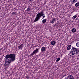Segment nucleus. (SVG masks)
Instances as JSON below:
<instances>
[{
	"label": "nucleus",
	"mask_w": 79,
	"mask_h": 79,
	"mask_svg": "<svg viewBox=\"0 0 79 79\" xmlns=\"http://www.w3.org/2000/svg\"><path fill=\"white\" fill-rule=\"evenodd\" d=\"M32 0H29L30 2H31Z\"/></svg>",
	"instance_id": "obj_23"
},
{
	"label": "nucleus",
	"mask_w": 79,
	"mask_h": 79,
	"mask_svg": "<svg viewBox=\"0 0 79 79\" xmlns=\"http://www.w3.org/2000/svg\"><path fill=\"white\" fill-rule=\"evenodd\" d=\"M44 16V14H43V13H38L36 15V18L34 20V22H36L37 21H39V20L40 19L41 17H42V16Z\"/></svg>",
	"instance_id": "obj_3"
},
{
	"label": "nucleus",
	"mask_w": 79,
	"mask_h": 79,
	"mask_svg": "<svg viewBox=\"0 0 79 79\" xmlns=\"http://www.w3.org/2000/svg\"><path fill=\"white\" fill-rule=\"evenodd\" d=\"M16 12L14 11L12 14L13 15H15V14H16Z\"/></svg>",
	"instance_id": "obj_21"
},
{
	"label": "nucleus",
	"mask_w": 79,
	"mask_h": 79,
	"mask_svg": "<svg viewBox=\"0 0 79 79\" xmlns=\"http://www.w3.org/2000/svg\"><path fill=\"white\" fill-rule=\"evenodd\" d=\"M39 48H36L35 50H34L33 52L30 55V56H33L34 54L37 53L39 52Z\"/></svg>",
	"instance_id": "obj_4"
},
{
	"label": "nucleus",
	"mask_w": 79,
	"mask_h": 79,
	"mask_svg": "<svg viewBox=\"0 0 79 79\" xmlns=\"http://www.w3.org/2000/svg\"><path fill=\"white\" fill-rule=\"evenodd\" d=\"M67 79H74V77L73 75H69L67 77Z\"/></svg>",
	"instance_id": "obj_6"
},
{
	"label": "nucleus",
	"mask_w": 79,
	"mask_h": 79,
	"mask_svg": "<svg viewBox=\"0 0 79 79\" xmlns=\"http://www.w3.org/2000/svg\"><path fill=\"white\" fill-rule=\"evenodd\" d=\"M77 18V16L76 15H74L73 17V19H76Z\"/></svg>",
	"instance_id": "obj_17"
},
{
	"label": "nucleus",
	"mask_w": 79,
	"mask_h": 79,
	"mask_svg": "<svg viewBox=\"0 0 79 79\" xmlns=\"http://www.w3.org/2000/svg\"><path fill=\"white\" fill-rule=\"evenodd\" d=\"M31 8L30 7H29L26 10L27 11H30Z\"/></svg>",
	"instance_id": "obj_14"
},
{
	"label": "nucleus",
	"mask_w": 79,
	"mask_h": 79,
	"mask_svg": "<svg viewBox=\"0 0 79 79\" xmlns=\"http://www.w3.org/2000/svg\"><path fill=\"white\" fill-rule=\"evenodd\" d=\"M79 52V50L78 49L74 47H73L71 51L68 54V55H74L78 54Z\"/></svg>",
	"instance_id": "obj_2"
},
{
	"label": "nucleus",
	"mask_w": 79,
	"mask_h": 79,
	"mask_svg": "<svg viewBox=\"0 0 79 79\" xmlns=\"http://www.w3.org/2000/svg\"><path fill=\"white\" fill-rule=\"evenodd\" d=\"M60 60V58H58L57 60H56V62H58V61H59Z\"/></svg>",
	"instance_id": "obj_16"
},
{
	"label": "nucleus",
	"mask_w": 79,
	"mask_h": 79,
	"mask_svg": "<svg viewBox=\"0 0 79 79\" xmlns=\"http://www.w3.org/2000/svg\"><path fill=\"white\" fill-rule=\"evenodd\" d=\"M60 23H59V22H57V23H56V24L57 25V26H59V25H60Z\"/></svg>",
	"instance_id": "obj_20"
},
{
	"label": "nucleus",
	"mask_w": 79,
	"mask_h": 79,
	"mask_svg": "<svg viewBox=\"0 0 79 79\" xmlns=\"http://www.w3.org/2000/svg\"><path fill=\"white\" fill-rule=\"evenodd\" d=\"M23 47H24L23 44H22L20 46H18V47L19 48V49H22L23 48Z\"/></svg>",
	"instance_id": "obj_7"
},
{
	"label": "nucleus",
	"mask_w": 79,
	"mask_h": 79,
	"mask_svg": "<svg viewBox=\"0 0 79 79\" xmlns=\"http://www.w3.org/2000/svg\"><path fill=\"white\" fill-rule=\"evenodd\" d=\"M46 50V48L44 47H43L41 49V52H45Z\"/></svg>",
	"instance_id": "obj_8"
},
{
	"label": "nucleus",
	"mask_w": 79,
	"mask_h": 79,
	"mask_svg": "<svg viewBox=\"0 0 79 79\" xmlns=\"http://www.w3.org/2000/svg\"><path fill=\"white\" fill-rule=\"evenodd\" d=\"M79 6V2H77L75 4V6H76V7L77 6Z\"/></svg>",
	"instance_id": "obj_12"
},
{
	"label": "nucleus",
	"mask_w": 79,
	"mask_h": 79,
	"mask_svg": "<svg viewBox=\"0 0 79 79\" xmlns=\"http://www.w3.org/2000/svg\"><path fill=\"white\" fill-rule=\"evenodd\" d=\"M72 32H73V33H74V32H76V29L75 28H73L71 30Z\"/></svg>",
	"instance_id": "obj_10"
},
{
	"label": "nucleus",
	"mask_w": 79,
	"mask_h": 79,
	"mask_svg": "<svg viewBox=\"0 0 79 79\" xmlns=\"http://www.w3.org/2000/svg\"><path fill=\"white\" fill-rule=\"evenodd\" d=\"M15 57L16 56L15 54H8L6 56L5 58L6 60L8 58H10V59H8L5 62L4 66V67H6L5 69H7L9 67V65L11 62L14 61L15 60Z\"/></svg>",
	"instance_id": "obj_1"
},
{
	"label": "nucleus",
	"mask_w": 79,
	"mask_h": 79,
	"mask_svg": "<svg viewBox=\"0 0 79 79\" xmlns=\"http://www.w3.org/2000/svg\"><path fill=\"white\" fill-rule=\"evenodd\" d=\"M55 44H56V42L54 41H52L51 42V44L52 45H55Z\"/></svg>",
	"instance_id": "obj_9"
},
{
	"label": "nucleus",
	"mask_w": 79,
	"mask_h": 79,
	"mask_svg": "<svg viewBox=\"0 0 79 79\" xmlns=\"http://www.w3.org/2000/svg\"><path fill=\"white\" fill-rule=\"evenodd\" d=\"M44 4H45V3H44Z\"/></svg>",
	"instance_id": "obj_25"
},
{
	"label": "nucleus",
	"mask_w": 79,
	"mask_h": 79,
	"mask_svg": "<svg viewBox=\"0 0 79 79\" xmlns=\"http://www.w3.org/2000/svg\"><path fill=\"white\" fill-rule=\"evenodd\" d=\"M26 79H29L30 78L29 76V75H27V76H26Z\"/></svg>",
	"instance_id": "obj_18"
},
{
	"label": "nucleus",
	"mask_w": 79,
	"mask_h": 79,
	"mask_svg": "<svg viewBox=\"0 0 79 79\" xmlns=\"http://www.w3.org/2000/svg\"><path fill=\"white\" fill-rule=\"evenodd\" d=\"M46 22H47V19H44L42 21V22L43 23H46Z\"/></svg>",
	"instance_id": "obj_13"
},
{
	"label": "nucleus",
	"mask_w": 79,
	"mask_h": 79,
	"mask_svg": "<svg viewBox=\"0 0 79 79\" xmlns=\"http://www.w3.org/2000/svg\"><path fill=\"white\" fill-rule=\"evenodd\" d=\"M55 20H56V18H52V19L50 20V23H52V24H53L55 21Z\"/></svg>",
	"instance_id": "obj_5"
},
{
	"label": "nucleus",
	"mask_w": 79,
	"mask_h": 79,
	"mask_svg": "<svg viewBox=\"0 0 79 79\" xmlns=\"http://www.w3.org/2000/svg\"><path fill=\"white\" fill-rule=\"evenodd\" d=\"M76 45L77 47H79V42H77L76 43Z\"/></svg>",
	"instance_id": "obj_15"
},
{
	"label": "nucleus",
	"mask_w": 79,
	"mask_h": 79,
	"mask_svg": "<svg viewBox=\"0 0 79 79\" xmlns=\"http://www.w3.org/2000/svg\"><path fill=\"white\" fill-rule=\"evenodd\" d=\"M2 48H1L0 49V50H2Z\"/></svg>",
	"instance_id": "obj_24"
},
{
	"label": "nucleus",
	"mask_w": 79,
	"mask_h": 79,
	"mask_svg": "<svg viewBox=\"0 0 79 79\" xmlns=\"http://www.w3.org/2000/svg\"><path fill=\"white\" fill-rule=\"evenodd\" d=\"M45 17V15H44V16H43L42 19H44V18Z\"/></svg>",
	"instance_id": "obj_22"
},
{
	"label": "nucleus",
	"mask_w": 79,
	"mask_h": 79,
	"mask_svg": "<svg viewBox=\"0 0 79 79\" xmlns=\"http://www.w3.org/2000/svg\"><path fill=\"white\" fill-rule=\"evenodd\" d=\"M71 45H69L67 48V50H69L71 49Z\"/></svg>",
	"instance_id": "obj_11"
},
{
	"label": "nucleus",
	"mask_w": 79,
	"mask_h": 79,
	"mask_svg": "<svg viewBox=\"0 0 79 79\" xmlns=\"http://www.w3.org/2000/svg\"><path fill=\"white\" fill-rule=\"evenodd\" d=\"M72 4H74L76 2V0H73L72 1Z\"/></svg>",
	"instance_id": "obj_19"
}]
</instances>
